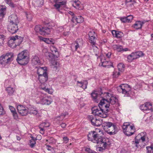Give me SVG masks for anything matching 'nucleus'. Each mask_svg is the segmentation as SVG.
I'll return each mask as SVG.
<instances>
[{"mask_svg":"<svg viewBox=\"0 0 153 153\" xmlns=\"http://www.w3.org/2000/svg\"><path fill=\"white\" fill-rule=\"evenodd\" d=\"M91 95L94 100L97 102L100 98H102L98 104L99 107L95 106L92 108V113L95 116L106 118L108 112V108L110 106V104L114 106L119 105L117 98L114 95L110 93L106 92L98 94L97 91H94L91 93Z\"/></svg>","mask_w":153,"mask_h":153,"instance_id":"nucleus-1","label":"nucleus"},{"mask_svg":"<svg viewBox=\"0 0 153 153\" xmlns=\"http://www.w3.org/2000/svg\"><path fill=\"white\" fill-rule=\"evenodd\" d=\"M51 52L50 53L46 52L45 55L48 54L49 59L51 60V67L53 70L56 71L59 67V63L56 60L59 56V53L57 48H51Z\"/></svg>","mask_w":153,"mask_h":153,"instance_id":"nucleus-2","label":"nucleus"},{"mask_svg":"<svg viewBox=\"0 0 153 153\" xmlns=\"http://www.w3.org/2000/svg\"><path fill=\"white\" fill-rule=\"evenodd\" d=\"M36 96V103L43 105H50L53 102V100L50 96H46L40 92H38Z\"/></svg>","mask_w":153,"mask_h":153,"instance_id":"nucleus-3","label":"nucleus"},{"mask_svg":"<svg viewBox=\"0 0 153 153\" xmlns=\"http://www.w3.org/2000/svg\"><path fill=\"white\" fill-rule=\"evenodd\" d=\"M16 60L21 65L27 64L29 61V54L27 51L26 50L19 53L18 55Z\"/></svg>","mask_w":153,"mask_h":153,"instance_id":"nucleus-4","label":"nucleus"},{"mask_svg":"<svg viewBox=\"0 0 153 153\" xmlns=\"http://www.w3.org/2000/svg\"><path fill=\"white\" fill-rule=\"evenodd\" d=\"M38 79L39 81L41 83L40 88L45 91L46 92H48L50 94H51L53 92V90L52 89L47 88L46 87V84L45 83L47 80L48 76L47 73L38 76Z\"/></svg>","mask_w":153,"mask_h":153,"instance_id":"nucleus-5","label":"nucleus"},{"mask_svg":"<svg viewBox=\"0 0 153 153\" xmlns=\"http://www.w3.org/2000/svg\"><path fill=\"white\" fill-rule=\"evenodd\" d=\"M148 139L147 133L145 132H142L135 137L134 141L132 142V144L137 147H138L140 146L139 145L140 143H144Z\"/></svg>","mask_w":153,"mask_h":153,"instance_id":"nucleus-6","label":"nucleus"},{"mask_svg":"<svg viewBox=\"0 0 153 153\" xmlns=\"http://www.w3.org/2000/svg\"><path fill=\"white\" fill-rule=\"evenodd\" d=\"M14 55L12 52H8L0 57V62L2 65L9 64L13 60Z\"/></svg>","mask_w":153,"mask_h":153,"instance_id":"nucleus-7","label":"nucleus"},{"mask_svg":"<svg viewBox=\"0 0 153 153\" xmlns=\"http://www.w3.org/2000/svg\"><path fill=\"white\" fill-rule=\"evenodd\" d=\"M122 129L124 134L127 136L133 135L135 131V127L131 125L129 123H124L122 126Z\"/></svg>","mask_w":153,"mask_h":153,"instance_id":"nucleus-8","label":"nucleus"},{"mask_svg":"<svg viewBox=\"0 0 153 153\" xmlns=\"http://www.w3.org/2000/svg\"><path fill=\"white\" fill-rule=\"evenodd\" d=\"M118 92L122 93L125 95V96L128 97L129 96V93L131 90L130 86L127 84H122L117 87Z\"/></svg>","mask_w":153,"mask_h":153,"instance_id":"nucleus-9","label":"nucleus"},{"mask_svg":"<svg viewBox=\"0 0 153 153\" xmlns=\"http://www.w3.org/2000/svg\"><path fill=\"white\" fill-rule=\"evenodd\" d=\"M96 143L98 144L99 146L105 147H110V143L109 140L107 138L101 136H99Z\"/></svg>","mask_w":153,"mask_h":153,"instance_id":"nucleus-10","label":"nucleus"},{"mask_svg":"<svg viewBox=\"0 0 153 153\" xmlns=\"http://www.w3.org/2000/svg\"><path fill=\"white\" fill-rule=\"evenodd\" d=\"M51 1H53L55 3L54 6L56 10L60 13H62L60 10L62 9V6L65 5L66 3V0H50Z\"/></svg>","mask_w":153,"mask_h":153,"instance_id":"nucleus-11","label":"nucleus"},{"mask_svg":"<svg viewBox=\"0 0 153 153\" xmlns=\"http://www.w3.org/2000/svg\"><path fill=\"white\" fill-rule=\"evenodd\" d=\"M140 109L146 113H149L152 111V105L150 102H146L140 106Z\"/></svg>","mask_w":153,"mask_h":153,"instance_id":"nucleus-12","label":"nucleus"},{"mask_svg":"<svg viewBox=\"0 0 153 153\" xmlns=\"http://www.w3.org/2000/svg\"><path fill=\"white\" fill-rule=\"evenodd\" d=\"M88 118L91 124L94 126H99L102 124V120L97 119L95 117L92 115L89 116Z\"/></svg>","mask_w":153,"mask_h":153,"instance_id":"nucleus-13","label":"nucleus"},{"mask_svg":"<svg viewBox=\"0 0 153 153\" xmlns=\"http://www.w3.org/2000/svg\"><path fill=\"white\" fill-rule=\"evenodd\" d=\"M99 135L95 131H91L88 135V140L94 143H96Z\"/></svg>","mask_w":153,"mask_h":153,"instance_id":"nucleus-14","label":"nucleus"},{"mask_svg":"<svg viewBox=\"0 0 153 153\" xmlns=\"http://www.w3.org/2000/svg\"><path fill=\"white\" fill-rule=\"evenodd\" d=\"M17 109L19 113L21 115L26 116L28 114L27 108L21 105H18Z\"/></svg>","mask_w":153,"mask_h":153,"instance_id":"nucleus-15","label":"nucleus"},{"mask_svg":"<svg viewBox=\"0 0 153 153\" xmlns=\"http://www.w3.org/2000/svg\"><path fill=\"white\" fill-rule=\"evenodd\" d=\"M18 24H9L8 26V29L9 32L12 34H14L16 33L18 30Z\"/></svg>","mask_w":153,"mask_h":153,"instance_id":"nucleus-16","label":"nucleus"},{"mask_svg":"<svg viewBox=\"0 0 153 153\" xmlns=\"http://www.w3.org/2000/svg\"><path fill=\"white\" fill-rule=\"evenodd\" d=\"M83 45V42L82 39H77L76 41L72 43L71 45V47L79 48L82 47Z\"/></svg>","mask_w":153,"mask_h":153,"instance_id":"nucleus-17","label":"nucleus"},{"mask_svg":"<svg viewBox=\"0 0 153 153\" xmlns=\"http://www.w3.org/2000/svg\"><path fill=\"white\" fill-rule=\"evenodd\" d=\"M50 124L48 122H45L40 124L39 126L40 129V132L41 134H43L44 133L45 130L50 126Z\"/></svg>","mask_w":153,"mask_h":153,"instance_id":"nucleus-18","label":"nucleus"},{"mask_svg":"<svg viewBox=\"0 0 153 153\" xmlns=\"http://www.w3.org/2000/svg\"><path fill=\"white\" fill-rule=\"evenodd\" d=\"M9 24H18L19 23L17 17L15 14H13L10 16L9 17Z\"/></svg>","mask_w":153,"mask_h":153,"instance_id":"nucleus-19","label":"nucleus"},{"mask_svg":"<svg viewBox=\"0 0 153 153\" xmlns=\"http://www.w3.org/2000/svg\"><path fill=\"white\" fill-rule=\"evenodd\" d=\"M27 109L28 114L36 115L38 113V111L36 108L33 105H29L27 107Z\"/></svg>","mask_w":153,"mask_h":153,"instance_id":"nucleus-20","label":"nucleus"},{"mask_svg":"<svg viewBox=\"0 0 153 153\" xmlns=\"http://www.w3.org/2000/svg\"><path fill=\"white\" fill-rule=\"evenodd\" d=\"M104 56V55H102L100 57L101 62V65L104 67H109V63L110 62L106 60Z\"/></svg>","mask_w":153,"mask_h":153,"instance_id":"nucleus-21","label":"nucleus"},{"mask_svg":"<svg viewBox=\"0 0 153 153\" xmlns=\"http://www.w3.org/2000/svg\"><path fill=\"white\" fill-rule=\"evenodd\" d=\"M71 22L75 24L77 23H82L84 21L83 18L81 16L73 17L71 20Z\"/></svg>","mask_w":153,"mask_h":153,"instance_id":"nucleus-22","label":"nucleus"},{"mask_svg":"<svg viewBox=\"0 0 153 153\" xmlns=\"http://www.w3.org/2000/svg\"><path fill=\"white\" fill-rule=\"evenodd\" d=\"M88 84V82L86 80H83L81 81H77L76 82L77 86L82 88L83 89L87 88Z\"/></svg>","mask_w":153,"mask_h":153,"instance_id":"nucleus-23","label":"nucleus"},{"mask_svg":"<svg viewBox=\"0 0 153 153\" xmlns=\"http://www.w3.org/2000/svg\"><path fill=\"white\" fill-rule=\"evenodd\" d=\"M117 128L115 125L112 124L110 127L108 128V131L107 132V133L110 135H114L117 132Z\"/></svg>","mask_w":153,"mask_h":153,"instance_id":"nucleus-24","label":"nucleus"},{"mask_svg":"<svg viewBox=\"0 0 153 153\" xmlns=\"http://www.w3.org/2000/svg\"><path fill=\"white\" fill-rule=\"evenodd\" d=\"M112 124L109 122H104L102 123V127L105 132H108V128L110 127L111 126H112Z\"/></svg>","mask_w":153,"mask_h":153,"instance_id":"nucleus-25","label":"nucleus"},{"mask_svg":"<svg viewBox=\"0 0 153 153\" xmlns=\"http://www.w3.org/2000/svg\"><path fill=\"white\" fill-rule=\"evenodd\" d=\"M52 28H51L46 27H42L41 34L45 35L49 34Z\"/></svg>","mask_w":153,"mask_h":153,"instance_id":"nucleus-26","label":"nucleus"},{"mask_svg":"<svg viewBox=\"0 0 153 153\" xmlns=\"http://www.w3.org/2000/svg\"><path fill=\"white\" fill-rule=\"evenodd\" d=\"M144 23L145 22H144L137 21L132 26V27L137 30L140 29L141 28L143 25Z\"/></svg>","mask_w":153,"mask_h":153,"instance_id":"nucleus-27","label":"nucleus"},{"mask_svg":"<svg viewBox=\"0 0 153 153\" xmlns=\"http://www.w3.org/2000/svg\"><path fill=\"white\" fill-rule=\"evenodd\" d=\"M133 18L132 15H129L126 17H123L120 18L121 22L123 23H129L131 22Z\"/></svg>","mask_w":153,"mask_h":153,"instance_id":"nucleus-28","label":"nucleus"},{"mask_svg":"<svg viewBox=\"0 0 153 153\" xmlns=\"http://www.w3.org/2000/svg\"><path fill=\"white\" fill-rule=\"evenodd\" d=\"M111 33L114 37L117 38H121L124 36L123 33L120 31L113 30L112 31Z\"/></svg>","mask_w":153,"mask_h":153,"instance_id":"nucleus-29","label":"nucleus"},{"mask_svg":"<svg viewBox=\"0 0 153 153\" xmlns=\"http://www.w3.org/2000/svg\"><path fill=\"white\" fill-rule=\"evenodd\" d=\"M10 39L14 41H16V42H18L19 44H20L22 42L23 38L22 37L16 35L15 36H12L10 38Z\"/></svg>","mask_w":153,"mask_h":153,"instance_id":"nucleus-30","label":"nucleus"},{"mask_svg":"<svg viewBox=\"0 0 153 153\" xmlns=\"http://www.w3.org/2000/svg\"><path fill=\"white\" fill-rule=\"evenodd\" d=\"M46 67H39L38 69L37 73L38 75V76L44 74H46Z\"/></svg>","mask_w":153,"mask_h":153,"instance_id":"nucleus-31","label":"nucleus"},{"mask_svg":"<svg viewBox=\"0 0 153 153\" xmlns=\"http://www.w3.org/2000/svg\"><path fill=\"white\" fill-rule=\"evenodd\" d=\"M132 53L135 59L144 55L143 53L141 51H136Z\"/></svg>","mask_w":153,"mask_h":153,"instance_id":"nucleus-32","label":"nucleus"},{"mask_svg":"<svg viewBox=\"0 0 153 153\" xmlns=\"http://www.w3.org/2000/svg\"><path fill=\"white\" fill-rule=\"evenodd\" d=\"M9 108L12 113L14 118L17 120L18 119V116L15 108L12 106H9Z\"/></svg>","mask_w":153,"mask_h":153,"instance_id":"nucleus-33","label":"nucleus"},{"mask_svg":"<svg viewBox=\"0 0 153 153\" xmlns=\"http://www.w3.org/2000/svg\"><path fill=\"white\" fill-rule=\"evenodd\" d=\"M6 6L4 5L0 6V16L3 18L6 13Z\"/></svg>","mask_w":153,"mask_h":153,"instance_id":"nucleus-34","label":"nucleus"},{"mask_svg":"<svg viewBox=\"0 0 153 153\" xmlns=\"http://www.w3.org/2000/svg\"><path fill=\"white\" fill-rule=\"evenodd\" d=\"M80 2L78 0H73L72 5L75 8L80 9Z\"/></svg>","mask_w":153,"mask_h":153,"instance_id":"nucleus-35","label":"nucleus"},{"mask_svg":"<svg viewBox=\"0 0 153 153\" xmlns=\"http://www.w3.org/2000/svg\"><path fill=\"white\" fill-rule=\"evenodd\" d=\"M32 61V63L34 65H39L40 62L39 57L36 56L33 57Z\"/></svg>","mask_w":153,"mask_h":153,"instance_id":"nucleus-36","label":"nucleus"},{"mask_svg":"<svg viewBox=\"0 0 153 153\" xmlns=\"http://www.w3.org/2000/svg\"><path fill=\"white\" fill-rule=\"evenodd\" d=\"M6 91L9 95H12L15 91V88L8 87L6 88Z\"/></svg>","mask_w":153,"mask_h":153,"instance_id":"nucleus-37","label":"nucleus"},{"mask_svg":"<svg viewBox=\"0 0 153 153\" xmlns=\"http://www.w3.org/2000/svg\"><path fill=\"white\" fill-rule=\"evenodd\" d=\"M88 36L89 37H90V39H91L92 38H94V39L95 37H97V35L95 33V32L94 30H91L88 33Z\"/></svg>","mask_w":153,"mask_h":153,"instance_id":"nucleus-38","label":"nucleus"},{"mask_svg":"<svg viewBox=\"0 0 153 153\" xmlns=\"http://www.w3.org/2000/svg\"><path fill=\"white\" fill-rule=\"evenodd\" d=\"M97 39V37H95V39L94 38L93 39L92 38L91 39L90 37H89V42L92 45V47H96V48H97V47L95 46L96 42Z\"/></svg>","mask_w":153,"mask_h":153,"instance_id":"nucleus-39","label":"nucleus"},{"mask_svg":"<svg viewBox=\"0 0 153 153\" xmlns=\"http://www.w3.org/2000/svg\"><path fill=\"white\" fill-rule=\"evenodd\" d=\"M40 39L41 41L44 42L47 44L53 43L51 40H50L48 38H45L41 37H40Z\"/></svg>","mask_w":153,"mask_h":153,"instance_id":"nucleus-40","label":"nucleus"},{"mask_svg":"<svg viewBox=\"0 0 153 153\" xmlns=\"http://www.w3.org/2000/svg\"><path fill=\"white\" fill-rule=\"evenodd\" d=\"M117 67L119 71L122 72L124 70L125 66L123 64L120 63L118 65Z\"/></svg>","mask_w":153,"mask_h":153,"instance_id":"nucleus-41","label":"nucleus"},{"mask_svg":"<svg viewBox=\"0 0 153 153\" xmlns=\"http://www.w3.org/2000/svg\"><path fill=\"white\" fill-rule=\"evenodd\" d=\"M5 39V36L3 35L0 34V46H3L4 44V40Z\"/></svg>","mask_w":153,"mask_h":153,"instance_id":"nucleus-42","label":"nucleus"},{"mask_svg":"<svg viewBox=\"0 0 153 153\" xmlns=\"http://www.w3.org/2000/svg\"><path fill=\"white\" fill-rule=\"evenodd\" d=\"M127 60L128 62H131L133 60L135 59L133 54H132V53L127 56Z\"/></svg>","mask_w":153,"mask_h":153,"instance_id":"nucleus-43","label":"nucleus"},{"mask_svg":"<svg viewBox=\"0 0 153 153\" xmlns=\"http://www.w3.org/2000/svg\"><path fill=\"white\" fill-rule=\"evenodd\" d=\"M110 147H105L102 146H100V147L97 148V150L99 152H102L106 149H108Z\"/></svg>","mask_w":153,"mask_h":153,"instance_id":"nucleus-44","label":"nucleus"},{"mask_svg":"<svg viewBox=\"0 0 153 153\" xmlns=\"http://www.w3.org/2000/svg\"><path fill=\"white\" fill-rule=\"evenodd\" d=\"M27 19L29 21H31L32 18V14L29 12L26 13Z\"/></svg>","mask_w":153,"mask_h":153,"instance_id":"nucleus-45","label":"nucleus"},{"mask_svg":"<svg viewBox=\"0 0 153 153\" xmlns=\"http://www.w3.org/2000/svg\"><path fill=\"white\" fill-rule=\"evenodd\" d=\"M35 30L37 32L41 34V31L42 27L39 25H36L34 28Z\"/></svg>","mask_w":153,"mask_h":153,"instance_id":"nucleus-46","label":"nucleus"},{"mask_svg":"<svg viewBox=\"0 0 153 153\" xmlns=\"http://www.w3.org/2000/svg\"><path fill=\"white\" fill-rule=\"evenodd\" d=\"M36 2L38 6H41L44 3V0H36Z\"/></svg>","mask_w":153,"mask_h":153,"instance_id":"nucleus-47","label":"nucleus"},{"mask_svg":"<svg viewBox=\"0 0 153 153\" xmlns=\"http://www.w3.org/2000/svg\"><path fill=\"white\" fill-rule=\"evenodd\" d=\"M5 112L4 110L3 107L0 104V115H3L5 114Z\"/></svg>","mask_w":153,"mask_h":153,"instance_id":"nucleus-48","label":"nucleus"},{"mask_svg":"<svg viewBox=\"0 0 153 153\" xmlns=\"http://www.w3.org/2000/svg\"><path fill=\"white\" fill-rule=\"evenodd\" d=\"M85 151L88 153H97L96 152L91 150L90 148H86Z\"/></svg>","mask_w":153,"mask_h":153,"instance_id":"nucleus-49","label":"nucleus"},{"mask_svg":"<svg viewBox=\"0 0 153 153\" xmlns=\"http://www.w3.org/2000/svg\"><path fill=\"white\" fill-rule=\"evenodd\" d=\"M120 75V73L116 71H114L113 72V77L115 78H117Z\"/></svg>","mask_w":153,"mask_h":153,"instance_id":"nucleus-50","label":"nucleus"},{"mask_svg":"<svg viewBox=\"0 0 153 153\" xmlns=\"http://www.w3.org/2000/svg\"><path fill=\"white\" fill-rule=\"evenodd\" d=\"M116 50L118 52L127 51L128 48H116Z\"/></svg>","mask_w":153,"mask_h":153,"instance_id":"nucleus-51","label":"nucleus"},{"mask_svg":"<svg viewBox=\"0 0 153 153\" xmlns=\"http://www.w3.org/2000/svg\"><path fill=\"white\" fill-rule=\"evenodd\" d=\"M141 87V85L139 84H137L135 85L133 87V89L134 90H138Z\"/></svg>","mask_w":153,"mask_h":153,"instance_id":"nucleus-52","label":"nucleus"},{"mask_svg":"<svg viewBox=\"0 0 153 153\" xmlns=\"http://www.w3.org/2000/svg\"><path fill=\"white\" fill-rule=\"evenodd\" d=\"M147 153H152V149L151 146L150 147H147Z\"/></svg>","mask_w":153,"mask_h":153,"instance_id":"nucleus-53","label":"nucleus"},{"mask_svg":"<svg viewBox=\"0 0 153 153\" xmlns=\"http://www.w3.org/2000/svg\"><path fill=\"white\" fill-rule=\"evenodd\" d=\"M65 116L62 114L60 116L56 118V120H58L59 121L62 120L63 119Z\"/></svg>","mask_w":153,"mask_h":153,"instance_id":"nucleus-54","label":"nucleus"},{"mask_svg":"<svg viewBox=\"0 0 153 153\" xmlns=\"http://www.w3.org/2000/svg\"><path fill=\"white\" fill-rule=\"evenodd\" d=\"M48 141V142L50 143H53V142H54L55 141V140L54 139H53V137H51L50 139L49 140H46V141Z\"/></svg>","mask_w":153,"mask_h":153,"instance_id":"nucleus-55","label":"nucleus"},{"mask_svg":"<svg viewBox=\"0 0 153 153\" xmlns=\"http://www.w3.org/2000/svg\"><path fill=\"white\" fill-rule=\"evenodd\" d=\"M30 146H31V147H33L34 146L35 144H36V142L35 141V139H34V141H33V140H30Z\"/></svg>","mask_w":153,"mask_h":153,"instance_id":"nucleus-56","label":"nucleus"},{"mask_svg":"<svg viewBox=\"0 0 153 153\" xmlns=\"http://www.w3.org/2000/svg\"><path fill=\"white\" fill-rule=\"evenodd\" d=\"M63 140H64V142L65 143H67L69 141V139L68 137L65 136L63 137Z\"/></svg>","mask_w":153,"mask_h":153,"instance_id":"nucleus-57","label":"nucleus"},{"mask_svg":"<svg viewBox=\"0 0 153 153\" xmlns=\"http://www.w3.org/2000/svg\"><path fill=\"white\" fill-rule=\"evenodd\" d=\"M7 4H8L9 6L10 7H14V4L12 3L10 1H9L8 3H6Z\"/></svg>","mask_w":153,"mask_h":153,"instance_id":"nucleus-58","label":"nucleus"},{"mask_svg":"<svg viewBox=\"0 0 153 153\" xmlns=\"http://www.w3.org/2000/svg\"><path fill=\"white\" fill-rule=\"evenodd\" d=\"M104 54L108 58H109L111 56V53L110 52H108L107 53H105Z\"/></svg>","mask_w":153,"mask_h":153,"instance_id":"nucleus-59","label":"nucleus"},{"mask_svg":"<svg viewBox=\"0 0 153 153\" xmlns=\"http://www.w3.org/2000/svg\"><path fill=\"white\" fill-rule=\"evenodd\" d=\"M68 13L70 15L72 16V18L73 17H75L76 16H75L74 15V13L72 11H69L68 12Z\"/></svg>","mask_w":153,"mask_h":153,"instance_id":"nucleus-60","label":"nucleus"},{"mask_svg":"<svg viewBox=\"0 0 153 153\" xmlns=\"http://www.w3.org/2000/svg\"><path fill=\"white\" fill-rule=\"evenodd\" d=\"M61 127L63 128H65L66 126V124L65 123H62L61 124Z\"/></svg>","mask_w":153,"mask_h":153,"instance_id":"nucleus-61","label":"nucleus"},{"mask_svg":"<svg viewBox=\"0 0 153 153\" xmlns=\"http://www.w3.org/2000/svg\"><path fill=\"white\" fill-rule=\"evenodd\" d=\"M70 32L69 31H66L64 32L63 35L65 36H67L70 34Z\"/></svg>","mask_w":153,"mask_h":153,"instance_id":"nucleus-62","label":"nucleus"},{"mask_svg":"<svg viewBox=\"0 0 153 153\" xmlns=\"http://www.w3.org/2000/svg\"><path fill=\"white\" fill-rule=\"evenodd\" d=\"M122 46H121L120 45H114V48H121V47Z\"/></svg>","mask_w":153,"mask_h":153,"instance_id":"nucleus-63","label":"nucleus"},{"mask_svg":"<svg viewBox=\"0 0 153 153\" xmlns=\"http://www.w3.org/2000/svg\"><path fill=\"white\" fill-rule=\"evenodd\" d=\"M126 2L127 3L131 2L132 1H134V0H126Z\"/></svg>","mask_w":153,"mask_h":153,"instance_id":"nucleus-64","label":"nucleus"}]
</instances>
